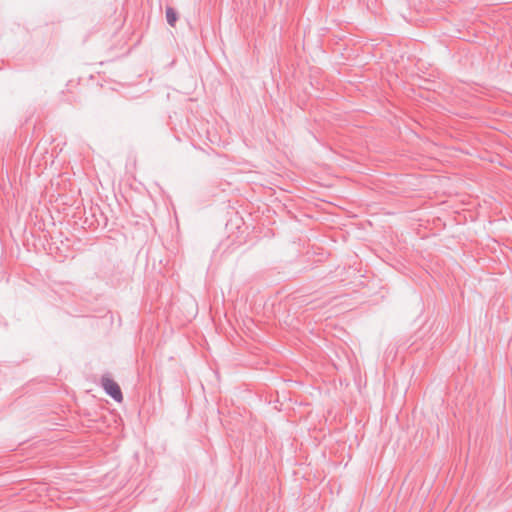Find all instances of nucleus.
Here are the masks:
<instances>
[{"label":"nucleus","instance_id":"f03ea898","mask_svg":"<svg viewBox=\"0 0 512 512\" xmlns=\"http://www.w3.org/2000/svg\"><path fill=\"white\" fill-rule=\"evenodd\" d=\"M178 19L177 12L172 7H166V20L170 26H175Z\"/></svg>","mask_w":512,"mask_h":512},{"label":"nucleus","instance_id":"f257e3e1","mask_svg":"<svg viewBox=\"0 0 512 512\" xmlns=\"http://www.w3.org/2000/svg\"><path fill=\"white\" fill-rule=\"evenodd\" d=\"M101 384L105 393L109 395L113 400L119 403L123 401V394L117 382L104 375L101 378Z\"/></svg>","mask_w":512,"mask_h":512}]
</instances>
